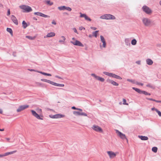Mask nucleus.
<instances>
[{
    "instance_id": "41",
    "label": "nucleus",
    "mask_w": 161,
    "mask_h": 161,
    "mask_svg": "<svg viewBox=\"0 0 161 161\" xmlns=\"http://www.w3.org/2000/svg\"><path fill=\"white\" fill-rule=\"evenodd\" d=\"M41 13L40 12H36L34 13V14L35 15H36L37 16H40L41 15Z\"/></svg>"
},
{
    "instance_id": "13",
    "label": "nucleus",
    "mask_w": 161,
    "mask_h": 161,
    "mask_svg": "<svg viewBox=\"0 0 161 161\" xmlns=\"http://www.w3.org/2000/svg\"><path fill=\"white\" fill-rule=\"evenodd\" d=\"M11 19L13 22V23L16 25H18V24L17 19L16 17L14 15H11Z\"/></svg>"
},
{
    "instance_id": "12",
    "label": "nucleus",
    "mask_w": 161,
    "mask_h": 161,
    "mask_svg": "<svg viewBox=\"0 0 161 161\" xmlns=\"http://www.w3.org/2000/svg\"><path fill=\"white\" fill-rule=\"evenodd\" d=\"M106 81L107 82L111 83L113 86H118L119 85V84L118 83L109 79H108Z\"/></svg>"
},
{
    "instance_id": "22",
    "label": "nucleus",
    "mask_w": 161,
    "mask_h": 161,
    "mask_svg": "<svg viewBox=\"0 0 161 161\" xmlns=\"http://www.w3.org/2000/svg\"><path fill=\"white\" fill-rule=\"evenodd\" d=\"M103 74L106 75H108L109 76L112 77H113V75H114V74L113 73H109L107 72H103Z\"/></svg>"
},
{
    "instance_id": "1",
    "label": "nucleus",
    "mask_w": 161,
    "mask_h": 161,
    "mask_svg": "<svg viewBox=\"0 0 161 161\" xmlns=\"http://www.w3.org/2000/svg\"><path fill=\"white\" fill-rule=\"evenodd\" d=\"M142 22L144 25L146 26H148L152 25L153 22L150 19L146 18H143Z\"/></svg>"
},
{
    "instance_id": "44",
    "label": "nucleus",
    "mask_w": 161,
    "mask_h": 161,
    "mask_svg": "<svg viewBox=\"0 0 161 161\" xmlns=\"http://www.w3.org/2000/svg\"><path fill=\"white\" fill-rule=\"evenodd\" d=\"M100 37L101 41L102 42H103L104 41H105V40L103 36L101 35Z\"/></svg>"
},
{
    "instance_id": "55",
    "label": "nucleus",
    "mask_w": 161,
    "mask_h": 161,
    "mask_svg": "<svg viewBox=\"0 0 161 161\" xmlns=\"http://www.w3.org/2000/svg\"><path fill=\"white\" fill-rule=\"evenodd\" d=\"M92 75L94 77H95L96 79L97 78L96 76H97L96 75H95L94 74H92Z\"/></svg>"
},
{
    "instance_id": "11",
    "label": "nucleus",
    "mask_w": 161,
    "mask_h": 161,
    "mask_svg": "<svg viewBox=\"0 0 161 161\" xmlns=\"http://www.w3.org/2000/svg\"><path fill=\"white\" fill-rule=\"evenodd\" d=\"M74 114L75 115H83L85 116H87V114L83 112L80 113L78 111H74L73 112Z\"/></svg>"
},
{
    "instance_id": "64",
    "label": "nucleus",
    "mask_w": 161,
    "mask_h": 161,
    "mask_svg": "<svg viewBox=\"0 0 161 161\" xmlns=\"http://www.w3.org/2000/svg\"><path fill=\"white\" fill-rule=\"evenodd\" d=\"M82 29H85V28L83 27H80V30H82Z\"/></svg>"
},
{
    "instance_id": "34",
    "label": "nucleus",
    "mask_w": 161,
    "mask_h": 161,
    "mask_svg": "<svg viewBox=\"0 0 161 161\" xmlns=\"http://www.w3.org/2000/svg\"><path fill=\"white\" fill-rule=\"evenodd\" d=\"M26 38H27L28 39L30 40H33L35 39V37H32L31 36H26Z\"/></svg>"
},
{
    "instance_id": "36",
    "label": "nucleus",
    "mask_w": 161,
    "mask_h": 161,
    "mask_svg": "<svg viewBox=\"0 0 161 161\" xmlns=\"http://www.w3.org/2000/svg\"><path fill=\"white\" fill-rule=\"evenodd\" d=\"M146 86L147 87L151 88L153 89H154L155 88L154 86L152 85H151L149 84L147 85Z\"/></svg>"
},
{
    "instance_id": "6",
    "label": "nucleus",
    "mask_w": 161,
    "mask_h": 161,
    "mask_svg": "<svg viewBox=\"0 0 161 161\" xmlns=\"http://www.w3.org/2000/svg\"><path fill=\"white\" fill-rule=\"evenodd\" d=\"M92 128L95 131L100 132H102V129L98 126L94 125L92 127Z\"/></svg>"
},
{
    "instance_id": "30",
    "label": "nucleus",
    "mask_w": 161,
    "mask_h": 161,
    "mask_svg": "<svg viewBox=\"0 0 161 161\" xmlns=\"http://www.w3.org/2000/svg\"><path fill=\"white\" fill-rule=\"evenodd\" d=\"M65 8L66 6H62L58 7V9L60 10H65Z\"/></svg>"
},
{
    "instance_id": "54",
    "label": "nucleus",
    "mask_w": 161,
    "mask_h": 161,
    "mask_svg": "<svg viewBox=\"0 0 161 161\" xmlns=\"http://www.w3.org/2000/svg\"><path fill=\"white\" fill-rule=\"evenodd\" d=\"M52 24L56 25V23L54 20H53L52 22Z\"/></svg>"
},
{
    "instance_id": "57",
    "label": "nucleus",
    "mask_w": 161,
    "mask_h": 161,
    "mask_svg": "<svg viewBox=\"0 0 161 161\" xmlns=\"http://www.w3.org/2000/svg\"><path fill=\"white\" fill-rule=\"evenodd\" d=\"M158 109H157V108H152V109H151V110H155L156 111V110H157Z\"/></svg>"
},
{
    "instance_id": "4",
    "label": "nucleus",
    "mask_w": 161,
    "mask_h": 161,
    "mask_svg": "<svg viewBox=\"0 0 161 161\" xmlns=\"http://www.w3.org/2000/svg\"><path fill=\"white\" fill-rule=\"evenodd\" d=\"M142 10L146 14L150 15L152 12V10L148 6L146 5L143 6L142 8Z\"/></svg>"
},
{
    "instance_id": "18",
    "label": "nucleus",
    "mask_w": 161,
    "mask_h": 161,
    "mask_svg": "<svg viewBox=\"0 0 161 161\" xmlns=\"http://www.w3.org/2000/svg\"><path fill=\"white\" fill-rule=\"evenodd\" d=\"M125 44L127 46H130V40L129 38H126L125 40Z\"/></svg>"
},
{
    "instance_id": "29",
    "label": "nucleus",
    "mask_w": 161,
    "mask_h": 161,
    "mask_svg": "<svg viewBox=\"0 0 161 161\" xmlns=\"http://www.w3.org/2000/svg\"><path fill=\"white\" fill-rule=\"evenodd\" d=\"M7 31L9 32L10 34L12 36L13 35V31L12 29L9 28H7Z\"/></svg>"
},
{
    "instance_id": "9",
    "label": "nucleus",
    "mask_w": 161,
    "mask_h": 161,
    "mask_svg": "<svg viewBox=\"0 0 161 161\" xmlns=\"http://www.w3.org/2000/svg\"><path fill=\"white\" fill-rule=\"evenodd\" d=\"M70 42L74 45L82 47H84V45L80 41L78 40H76L75 42L71 41Z\"/></svg>"
},
{
    "instance_id": "27",
    "label": "nucleus",
    "mask_w": 161,
    "mask_h": 161,
    "mask_svg": "<svg viewBox=\"0 0 161 161\" xmlns=\"http://www.w3.org/2000/svg\"><path fill=\"white\" fill-rule=\"evenodd\" d=\"M96 79L97 80L100 81L101 82H103L105 80L103 78L99 77V76H96Z\"/></svg>"
},
{
    "instance_id": "3",
    "label": "nucleus",
    "mask_w": 161,
    "mask_h": 161,
    "mask_svg": "<svg viewBox=\"0 0 161 161\" xmlns=\"http://www.w3.org/2000/svg\"><path fill=\"white\" fill-rule=\"evenodd\" d=\"M19 8L24 10V12H30L32 10V9L30 6L25 5H20Z\"/></svg>"
},
{
    "instance_id": "51",
    "label": "nucleus",
    "mask_w": 161,
    "mask_h": 161,
    "mask_svg": "<svg viewBox=\"0 0 161 161\" xmlns=\"http://www.w3.org/2000/svg\"><path fill=\"white\" fill-rule=\"evenodd\" d=\"M28 70L30 71H35L37 72V70H35L34 69H28Z\"/></svg>"
},
{
    "instance_id": "31",
    "label": "nucleus",
    "mask_w": 161,
    "mask_h": 161,
    "mask_svg": "<svg viewBox=\"0 0 161 161\" xmlns=\"http://www.w3.org/2000/svg\"><path fill=\"white\" fill-rule=\"evenodd\" d=\"M137 41L135 39H132L131 42V44L133 45H135L136 44Z\"/></svg>"
},
{
    "instance_id": "59",
    "label": "nucleus",
    "mask_w": 161,
    "mask_h": 161,
    "mask_svg": "<svg viewBox=\"0 0 161 161\" xmlns=\"http://www.w3.org/2000/svg\"><path fill=\"white\" fill-rule=\"evenodd\" d=\"M61 37L62 38H63V39L64 41H65V40L66 39V38H65V37L64 36H61Z\"/></svg>"
},
{
    "instance_id": "33",
    "label": "nucleus",
    "mask_w": 161,
    "mask_h": 161,
    "mask_svg": "<svg viewBox=\"0 0 161 161\" xmlns=\"http://www.w3.org/2000/svg\"><path fill=\"white\" fill-rule=\"evenodd\" d=\"M142 94H143L145 95H150L151 94L147 92L144 91H142Z\"/></svg>"
},
{
    "instance_id": "58",
    "label": "nucleus",
    "mask_w": 161,
    "mask_h": 161,
    "mask_svg": "<svg viewBox=\"0 0 161 161\" xmlns=\"http://www.w3.org/2000/svg\"><path fill=\"white\" fill-rule=\"evenodd\" d=\"M91 29H93V30H96L97 29L96 27H91Z\"/></svg>"
},
{
    "instance_id": "17",
    "label": "nucleus",
    "mask_w": 161,
    "mask_h": 161,
    "mask_svg": "<svg viewBox=\"0 0 161 161\" xmlns=\"http://www.w3.org/2000/svg\"><path fill=\"white\" fill-rule=\"evenodd\" d=\"M146 61L147 64L149 65H152L153 63V60L150 58L147 59L146 60Z\"/></svg>"
},
{
    "instance_id": "38",
    "label": "nucleus",
    "mask_w": 161,
    "mask_h": 161,
    "mask_svg": "<svg viewBox=\"0 0 161 161\" xmlns=\"http://www.w3.org/2000/svg\"><path fill=\"white\" fill-rule=\"evenodd\" d=\"M46 2L47 4L49 5L50 6H51L53 4V3L51 2L50 0H47Z\"/></svg>"
},
{
    "instance_id": "24",
    "label": "nucleus",
    "mask_w": 161,
    "mask_h": 161,
    "mask_svg": "<svg viewBox=\"0 0 161 161\" xmlns=\"http://www.w3.org/2000/svg\"><path fill=\"white\" fill-rule=\"evenodd\" d=\"M16 152V151H12V152L6 153L4 154V156H6L8 155L11 154H12Z\"/></svg>"
},
{
    "instance_id": "56",
    "label": "nucleus",
    "mask_w": 161,
    "mask_h": 161,
    "mask_svg": "<svg viewBox=\"0 0 161 161\" xmlns=\"http://www.w3.org/2000/svg\"><path fill=\"white\" fill-rule=\"evenodd\" d=\"M136 63L139 65L141 64V61H137L136 62Z\"/></svg>"
},
{
    "instance_id": "21",
    "label": "nucleus",
    "mask_w": 161,
    "mask_h": 161,
    "mask_svg": "<svg viewBox=\"0 0 161 161\" xmlns=\"http://www.w3.org/2000/svg\"><path fill=\"white\" fill-rule=\"evenodd\" d=\"M41 80L42 81L48 83H50L52 85L53 82V81H51L50 80H47L44 79H41Z\"/></svg>"
},
{
    "instance_id": "2",
    "label": "nucleus",
    "mask_w": 161,
    "mask_h": 161,
    "mask_svg": "<svg viewBox=\"0 0 161 161\" xmlns=\"http://www.w3.org/2000/svg\"><path fill=\"white\" fill-rule=\"evenodd\" d=\"M100 18L103 19H115V17L111 14H106L100 16Z\"/></svg>"
},
{
    "instance_id": "47",
    "label": "nucleus",
    "mask_w": 161,
    "mask_h": 161,
    "mask_svg": "<svg viewBox=\"0 0 161 161\" xmlns=\"http://www.w3.org/2000/svg\"><path fill=\"white\" fill-rule=\"evenodd\" d=\"M136 85H141V86H143V83H140V82H138L137 81H136Z\"/></svg>"
},
{
    "instance_id": "50",
    "label": "nucleus",
    "mask_w": 161,
    "mask_h": 161,
    "mask_svg": "<svg viewBox=\"0 0 161 161\" xmlns=\"http://www.w3.org/2000/svg\"><path fill=\"white\" fill-rule=\"evenodd\" d=\"M10 10L9 9H8V11H7V15L9 16L10 15Z\"/></svg>"
},
{
    "instance_id": "7",
    "label": "nucleus",
    "mask_w": 161,
    "mask_h": 161,
    "mask_svg": "<svg viewBox=\"0 0 161 161\" xmlns=\"http://www.w3.org/2000/svg\"><path fill=\"white\" fill-rule=\"evenodd\" d=\"M29 107L28 105H21L19 107V108L17 109V112H19L23 110L28 108Z\"/></svg>"
},
{
    "instance_id": "63",
    "label": "nucleus",
    "mask_w": 161,
    "mask_h": 161,
    "mask_svg": "<svg viewBox=\"0 0 161 161\" xmlns=\"http://www.w3.org/2000/svg\"><path fill=\"white\" fill-rule=\"evenodd\" d=\"M64 40H60L59 41V42H64Z\"/></svg>"
},
{
    "instance_id": "37",
    "label": "nucleus",
    "mask_w": 161,
    "mask_h": 161,
    "mask_svg": "<svg viewBox=\"0 0 161 161\" xmlns=\"http://www.w3.org/2000/svg\"><path fill=\"white\" fill-rule=\"evenodd\" d=\"M158 150V148L157 147H153L152 148V151L153 152L156 153L157 152Z\"/></svg>"
},
{
    "instance_id": "26",
    "label": "nucleus",
    "mask_w": 161,
    "mask_h": 161,
    "mask_svg": "<svg viewBox=\"0 0 161 161\" xmlns=\"http://www.w3.org/2000/svg\"><path fill=\"white\" fill-rule=\"evenodd\" d=\"M146 99L148 100L155 101L158 103H161V101L157 100H156L155 99H153L152 98H146Z\"/></svg>"
},
{
    "instance_id": "19",
    "label": "nucleus",
    "mask_w": 161,
    "mask_h": 161,
    "mask_svg": "<svg viewBox=\"0 0 161 161\" xmlns=\"http://www.w3.org/2000/svg\"><path fill=\"white\" fill-rule=\"evenodd\" d=\"M37 72L41 74H42L44 75H47V76H52V75L50 74L44 72H43L42 71H37Z\"/></svg>"
},
{
    "instance_id": "49",
    "label": "nucleus",
    "mask_w": 161,
    "mask_h": 161,
    "mask_svg": "<svg viewBox=\"0 0 161 161\" xmlns=\"http://www.w3.org/2000/svg\"><path fill=\"white\" fill-rule=\"evenodd\" d=\"M103 43V47H106V42L105 41H104L103 42H102Z\"/></svg>"
},
{
    "instance_id": "42",
    "label": "nucleus",
    "mask_w": 161,
    "mask_h": 161,
    "mask_svg": "<svg viewBox=\"0 0 161 161\" xmlns=\"http://www.w3.org/2000/svg\"><path fill=\"white\" fill-rule=\"evenodd\" d=\"M85 19L86 20H88L90 21H91L92 20V19L87 15H86V16L85 17Z\"/></svg>"
},
{
    "instance_id": "23",
    "label": "nucleus",
    "mask_w": 161,
    "mask_h": 161,
    "mask_svg": "<svg viewBox=\"0 0 161 161\" xmlns=\"http://www.w3.org/2000/svg\"><path fill=\"white\" fill-rule=\"evenodd\" d=\"M132 89L134 90H135L136 92H137L139 94H142V90H140V89L136 88L133 87H132Z\"/></svg>"
},
{
    "instance_id": "40",
    "label": "nucleus",
    "mask_w": 161,
    "mask_h": 161,
    "mask_svg": "<svg viewBox=\"0 0 161 161\" xmlns=\"http://www.w3.org/2000/svg\"><path fill=\"white\" fill-rule=\"evenodd\" d=\"M71 108L73 109L77 110H79L80 111H82V109L79 108H76L75 106L72 107Z\"/></svg>"
},
{
    "instance_id": "61",
    "label": "nucleus",
    "mask_w": 161,
    "mask_h": 161,
    "mask_svg": "<svg viewBox=\"0 0 161 161\" xmlns=\"http://www.w3.org/2000/svg\"><path fill=\"white\" fill-rule=\"evenodd\" d=\"M3 112L2 110L1 109H0V114H2Z\"/></svg>"
},
{
    "instance_id": "5",
    "label": "nucleus",
    "mask_w": 161,
    "mask_h": 161,
    "mask_svg": "<svg viewBox=\"0 0 161 161\" xmlns=\"http://www.w3.org/2000/svg\"><path fill=\"white\" fill-rule=\"evenodd\" d=\"M116 133H117L118 135L120 137L121 139L123 140L125 139L128 142V139L126 137L125 134H123L118 130H116Z\"/></svg>"
},
{
    "instance_id": "8",
    "label": "nucleus",
    "mask_w": 161,
    "mask_h": 161,
    "mask_svg": "<svg viewBox=\"0 0 161 161\" xmlns=\"http://www.w3.org/2000/svg\"><path fill=\"white\" fill-rule=\"evenodd\" d=\"M64 116L60 114H58L54 115L51 114L49 115V117L53 119L60 118L64 117Z\"/></svg>"
},
{
    "instance_id": "28",
    "label": "nucleus",
    "mask_w": 161,
    "mask_h": 161,
    "mask_svg": "<svg viewBox=\"0 0 161 161\" xmlns=\"http://www.w3.org/2000/svg\"><path fill=\"white\" fill-rule=\"evenodd\" d=\"M113 77L117 79L121 80L122 79V78L119 75L114 74Z\"/></svg>"
},
{
    "instance_id": "14",
    "label": "nucleus",
    "mask_w": 161,
    "mask_h": 161,
    "mask_svg": "<svg viewBox=\"0 0 161 161\" xmlns=\"http://www.w3.org/2000/svg\"><path fill=\"white\" fill-rule=\"evenodd\" d=\"M107 153L108 155H109L110 158H113L115 157L116 156V154L111 151H107Z\"/></svg>"
},
{
    "instance_id": "53",
    "label": "nucleus",
    "mask_w": 161,
    "mask_h": 161,
    "mask_svg": "<svg viewBox=\"0 0 161 161\" xmlns=\"http://www.w3.org/2000/svg\"><path fill=\"white\" fill-rule=\"evenodd\" d=\"M73 30H74L75 32L78 33L77 30L75 28H73Z\"/></svg>"
},
{
    "instance_id": "15",
    "label": "nucleus",
    "mask_w": 161,
    "mask_h": 161,
    "mask_svg": "<svg viewBox=\"0 0 161 161\" xmlns=\"http://www.w3.org/2000/svg\"><path fill=\"white\" fill-rule=\"evenodd\" d=\"M55 33L53 32H51L47 34V35L44 36V38L46 37H51L54 36H55Z\"/></svg>"
},
{
    "instance_id": "39",
    "label": "nucleus",
    "mask_w": 161,
    "mask_h": 161,
    "mask_svg": "<svg viewBox=\"0 0 161 161\" xmlns=\"http://www.w3.org/2000/svg\"><path fill=\"white\" fill-rule=\"evenodd\" d=\"M40 16L42 17H45V18L50 17L49 16L45 14L42 13H41V15Z\"/></svg>"
},
{
    "instance_id": "52",
    "label": "nucleus",
    "mask_w": 161,
    "mask_h": 161,
    "mask_svg": "<svg viewBox=\"0 0 161 161\" xmlns=\"http://www.w3.org/2000/svg\"><path fill=\"white\" fill-rule=\"evenodd\" d=\"M55 77L56 78H58L60 79H63L61 77H60L58 75H56Z\"/></svg>"
},
{
    "instance_id": "20",
    "label": "nucleus",
    "mask_w": 161,
    "mask_h": 161,
    "mask_svg": "<svg viewBox=\"0 0 161 161\" xmlns=\"http://www.w3.org/2000/svg\"><path fill=\"white\" fill-rule=\"evenodd\" d=\"M52 85L58 86L63 87L64 86V85L63 84H60L54 82L53 81Z\"/></svg>"
},
{
    "instance_id": "16",
    "label": "nucleus",
    "mask_w": 161,
    "mask_h": 161,
    "mask_svg": "<svg viewBox=\"0 0 161 161\" xmlns=\"http://www.w3.org/2000/svg\"><path fill=\"white\" fill-rule=\"evenodd\" d=\"M138 137L140 138L141 140L143 141H146L148 140V138L147 136H138Z\"/></svg>"
},
{
    "instance_id": "45",
    "label": "nucleus",
    "mask_w": 161,
    "mask_h": 161,
    "mask_svg": "<svg viewBox=\"0 0 161 161\" xmlns=\"http://www.w3.org/2000/svg\"><path fill=\"white\" fill-rule=\"evenodd\" d=\"M65 10H66L69 11H71L72 9L69 7H67L66 6Z\"/></svg>"
},
{
    "instance_id": "46",
    "label": "nucleus",
    "mask_w": 161,
    "mask_h": 161,
    "mask_svg": "<svg viewBox=\"0 0 161 161\" xmlns=\"http://www.w3.org/2000/svg\"><path fill=\"white\" fill-rule=\"evenodd\" d=\"M156 112L158 113V115L160 117H161V112L158 109L156 110Z\"/></svg>"
},
{
    "instance_id": "25",
    "label": "nucleus",
    "mask_w": 161,
    "mask_h": 161,
    "mask_svg": "<svg viewBox=\"0 0 161 161\" xmlns=\"http://www.w3.org/2000/svg\"><path fill=\"white\" fill-rule=\"evenodd\" d=\"M22 26L24 29L26 28L28 26V25L25 20H23L22 21Z\"/></svg>"
},
{
    "instance_id": "10",
    "label": "nucleus",
    "mask_w": 161,
    "mask_h": 161,
    "mask_svg": "<svg viewBox=\"0 0 161 161\" xmlns=\"http://www.w3.org/2000/svg\"><path fill=\"white\" fill-rule=\"evenodd\" d=\"M31 112L32 113V114L35 117H36L37 119H41V120H43V119L42 118H41L40 116L36 112L33 110H31Z\"/></svg>"
},
{
    "instance_id": "48",
    "label": "nucleus",
    "mask_w": 161,
    "mask_h": 161,
    "mask_svg": "<svg viewBox=\"0 0 161 161\" xmlns=\"http://www.w3.org/2000/svg\"><path fill=\"white\" fill-rule=\"evenodd\" d=\"M80 17H81V18H82V17H84L85 16V15H86V14H82L80 12Z\"/></svg>"
},
{
    "instance_id": "60",
    "label": "nucleus",
    "mask_w": 161,
    "mask_h": 161,
    "mask_svg": "<svg viewBox=\"0 0 161 161\" xmlns=\"http://www.w3.org/2000/svg\"><path fill=\"white\" fill-rule=\"evenodd\" d=\"M0 8H3V5L1 3H0Z\"/></svg>"
},
{
    "instance_id": "35",
    "label": "nucleus",
    "mask_w": 161,
    "mask_h": 161,
    "mask_svg": "<svg viewBox=\"0 0 161 161\" xmlns=\"http://www.w3.org/2000/svg\"><path fill=\"white\" fill-rule=\"evenodd\" d=\"M98 31H96L92 33L93 36H94L95 37H97V34Z\"/></svg>"
},
{
    "instance_id": "62",
    "label": "nucleus",
    "mask_w": 161,
    "mask_h": 161,
    "mask_svg": "<svg viewBox=\"0 0 161 161\" xmlns=\"http://www.w3.org/2000/svg\"><path fill=\"white\" fill-rule=\"evenodd\" d=\"M33 20H37V19L35 17H33Z\"/></svg>"
},
{
    "instance_id": "32",
    "label": "nucleus",
    "mask_w": 161,
    "mask_h": 161,
    "mask_svg": "<svg viewBox=\"0 0 161 161\" xmlns=\"http://www.w3.org/2000/svg\"><path fill=\"white\" fill-rule=\"evenodd\" d=\"M127 80L128 81L130 82L133 84H136V82L134 80H132L131 79H128Z\"/></svg>"
},
{
    "instance_id": "43",
    "label": "nucleus",
    "mask_w": 161,
    "mask_h": 161,
    "mask_svg": "<svg viewBox=\"0 0 161 161\" xmlns=\"http://www.w3.org/2000/svg\"><path fill=\"white\" fill-rule=\"evenodd\" d=\"M123 104L124 105H128V104L126 103V100L125 99H123Z\"/></svg>"
}]
</instances>
